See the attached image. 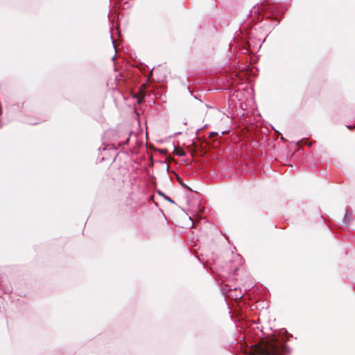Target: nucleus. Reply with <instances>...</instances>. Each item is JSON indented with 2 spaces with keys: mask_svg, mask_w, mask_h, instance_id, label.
<instances>
[{
  "mask_svg": "<svg viewBox=\"0 0 355 355\" xmlns=\"http://www.w3.org/2000/svg\"><path fill=\"white\" fill-rule=\"evenodd\" d=\"M254 355H284L286 348L276 338H263L253 346Z\"/></svg>",
  "mask_w": 355,
  "mask_h": 355,
  "instance_id": "obj_1",
  "label": "nucleus"
},
{
  "mask_svg": "<svg viewBox=\"0 0 355 355\" xmlns=\"http://www.w3.org/2000/svg\"><path fill=\"white\" fill-rule=\"evenodd\" d=\"M144 89H145L144 85H141V87L139 88V92L134 95V97L137 99V103L139 104H140L141 103V101H143V99L145 96Z\"/></svg>",
  "mask_w": 355,
  "mask_h": 355,
  "instance_id": "obj_2",
  "label": "nucleus"
},
{
  "mask_svg": "<svg viewBox=\"0 0 355 355\" xmlns=\"http://www.w3.org/2000/svg\"><path fill=\"white\" fill-rule=\"evenodd\" d=\"M174 153L179 156H184L186 155V153L184 152V150L183 149L178 148H175Z\"/></svg>",
  "mask_w": 355,
  "mask_h": 355,
  "instance_id": "obj_3",
  "label": "nucleus"
},
{
  "mask_svg": "<svg viewBox=\"0 0 355 355\" xmlns=\"http://www.w3.org/2000/svg\"><path fill=\"white\" fill-rule=\"evenodd\" d=\"M345 220L347 223H348L352 220V215L350 213L347 212L345 216Z\"/></svg>",
  "mask_w": 355,
  "mask_h": 355,
  "instance_id": "obj_4",
  "label": "nucleus"
},
{
  "mask_svg": "<svg viewBox=\"0 0 355 355\" xmlns=\"http://www.w3.org/2000/svg\"><path fill=\"white\" fill-rule=\"evenodd\" d=\"M218 132H211L209 134V137L210 138H213L215 136H218Z\"/></svg>",
  "mask_w": 355,
  "mask_h": 355,
  "instance_id": "obj_5",
  "label": "nucleus"
},
{
  "mask_svg": "<svg viewBox=\"0 0 355 355\" xmlns=\"http://www.w3.org/2000/svg\"><path fill=\"white\" fill-rule=\"evenodd\" d=\"M227 131H223V132H222V135H225V134H227Z\"/></svg>",
  "mask_w": 355,
  "mask_h": 355,
  "instance_id": "obj_6",
  "label": "nucleus"
}]
</instances>
